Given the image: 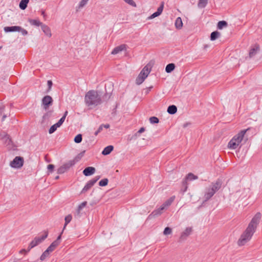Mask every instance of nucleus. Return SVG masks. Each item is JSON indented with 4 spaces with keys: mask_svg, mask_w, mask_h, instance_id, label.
I'll return each instance as SVG.
<instances>
[{
    "mask_svg": "<svg viewBox=\"0 0 262 262\" xmlns=\"http://www.w3.org/2000/svg\"><path fill=\"white\" fill-rule=\"evenodd\" d=\"M208 0H199L198 6L199 8H205L208 4Z\"/></svg>",
    "mask_w": 262,
    "mask_h": 262,
    "instance_id": "28",
    "label": "nucleus"
},
{
    "mask_svg": "<svg viewBox=\"0 0 262 262\" xmlns=\"http://www.w3.org/2000/svg\"><path fill=\"white\" fill-rule=\"evenodd\" d=\"M150 72V69L147 66L144 67L136 80V83L138 85L141 84L148 76Z\"/></svg>",
    "mask_w": 262,
    "mask_h": 262,
    "instance_id": "5",
    "label": "nucleus"
},
{
    "mask_svg": "<svg viewBox=\"0 0 262 262\" xmlns=\"http://www.w3.org/2000/svg\"><path fill=\"white\" fill-rule=\"evenodd\" d=\"M177 111V108L174 105L169 106L167 108V112L169 114H171V115L174 114L175 113H176Z\"/></svg>",
    "mask_w": 262,
    "mask_h": 262,
    "instance_id": "24",
    "label": "nucleus"
},
{
    "mask_svg": "<svg viewBox=\"0 0 262 262\" xmlns=\"http://www.w3.org/2000/svg\"><path fill=\"white\" fill-rule=\"evenodd\" d=\"M82 139V135L81 134H78L75 137L74 141L77 143H79L81 142Z\"/></svg>",
    "mask_w": 262,
    "mask_h": 262,
    "instance_id": "38",
    "label": "nucleus"
},
{
    "mask_svg": "<svg viewBox=\"0 0 262 262\" xmlns=\"http://www.w3.org/2000/svg\"><path fill=\"white\" fill-rule=\"evenodd\" d=\"M58 176L56 177V179H58Z\"/></svg>",
    "mask_w": 262,
    "mask_h": 262,
    "instance_id": "56",
    "label": "nucleus"
},
{
    "mask_svg": "<svg viewBox=\"0 0 262 262\" xmlns=\"http://www.w3.org/2000/svg\"><path fill=\"white\" fill-rule=\"evenodd\" d=\"M88 1V0H81L78 5V8L81 9L84 7L87 4Z\"/></svg>",
    "mask_w": 262,
    "mask_h": 262,
    "instance_id": "37",
    "label": "nucleus"
},
{
    "mask_svg": "<svg viewBox=\"0 0 262 262\" xmlns=\"http://www.w3.org/2000/svg\"><path fill=\"white\" fill-rule=\"evenodd\" d=\"M57 242H53L49 246L47 250L42 253L40 256V259L43 260L46 257H48L50 254L58 246Z\"/></svg>",
    "mask_w": 262,
    "mask_h": 262,
    "instance_id": "7",
    "label": "nucleus"
},
{
    "mask_svg": "<svg viewBox=\"0 0 262 262\" xmlns=\"http://www.w3.org/2000/svg\"><path fill=\"white\" fill-rule=\"evenodd\" d=\"M223 182L222 179H218L216 180L215 183H214V185L215 186L216 189H220L222 186Z\"/></svg>",
    "mask_w": 262,
    "mask_h": 262,
    "instance_id": "33",
    "label": "nucleus"
},
{
    "mask_svg": "<svg viewBox=\"0 0 262 262\" xmlns=\"http://www.w3.org/2000/svg\"><path fill=\"white\" fill-rule=\"evenodd\" d=\"M41 27V29L42 31L44 32V33L49 37H51L52 33L51 32L50 28L46 25H42Z\"/></svg>",
    "mask_w": 262,
    "mask_h": 262,
    "instance_id": "19",
    "label": "nucleus"
},
{
    "mask_svg": "<svg viewBox=\"0 0 262 262\" xmlns=\"http://www.w3.org/2000/svg\"><path fill=\"white\" fill-rule=\"evenodd\" d=\"M227 23L225 21H220L217 24V28L219 29H222L223 27H226Z\"/></svg>",
    "mask_w": 262,
    "mask_h": 262,
    "instance_id": "34",
    "label": "nucleus"
},
{
    "mask_svg": "<svg viewBox=\"0 0 262 262\" xmlns=\"http://www.w3.org/2000/svg\"><path fill=\"white\" fill-rule=\"evenodd\" d=\"M6 115H4L2 118V121H4L5 119L6 118Z\"/></svg>",
    "mask_w": 262,
    "mask_h": 262,
    "instance_id": "54",
    "label": "nucleus"
},
{
    "mask_svg": "<svg viewBox=\"0 0 262 262\" xmlns=\"http://www.w3.org/2000/svg\"><path fill=\"white\" fill-rule=\"evenodd\" d=\"M103 127L108 128L110 127V125L108 124H103Z\"/></svg>",
    "mask_w": 262,
    "mask_h": 262,
    "instance_id": "51",
    "label": "nucleus"
},
{
    "mask_svg": "<svg viewBox=\"0 0 262 262\" xmlns=\"http://www.w3.org/2000/svg\"><path fill=\"white\" fill-rule=\"evenodd\" d=\"M125 49V45H121L115 48L112 51V54L115 55L119 53L120 52Z\"/></svg>",
    "mask_w": 262,
    "mask_h": 262,
    "instance_id": "20",
    "label": "nucleus"
},
{
    "mask_svg": "<svg viewBox=\"0 0 262 262\" xmlns=\"http://www.w3.org/2000/svg\"><path fill=\"white\" fill-rule=\"evenodd\" d=\"M175 68V65L174 63L168 64L165 68V71L167 73H169L171 72Z\"/></svg>",
    "mask_w": 262,
    "mask_h": 262,
    "instance_id": "27",
    "label": "nucleus"
},
{
    "mask_svg": "<svg viewBox=\"0 0 262 262\" xmlns=\"http://www.w3.org/2000/svg\"><path fill=\"white\" fill-rule=\"evenodd\" d=\"M59 127V125L57 123L52 125L49 130V134L53 133Z\"/></svg>",
    "mask_w": 262,
    "mask_h": 262,
    "instance_id": "32",
    "label": "nucleus"
},
{
    "mask_svg": "<svg viewBox=\"0 0 262 262\" xmlns=\"http://www.w3.org/2000/svg\"><path fill=\"white\" fill-rule=\"evenodd\" d=\"M41 103L43 108L47 110L52 104L53 99L50 96L47 95L43 97Z\"/></svg>",
    "mask_w": 262,
    "mask_h": 262,
    "instance_id": "12",
    "label": "nucleus"
},
{
    "mask_svg": "<svg viewBox=\"0 0 262 262\" xmlns=\"http://www.w3.org/2000/svg\"><path fill=\"white\" fill-rule=\"evenodd\" d=\"M54 168V166L53 164H49L48 166V169L51 172H52L53 171Z\"/></svg>",
    "mask_w": 262,
    "mask_h": 262,
    "instance_id": "45",
    "label": "nucleus"
},
{
    "mask_svg": "<svg viewBox=\"0 0 262 262\" xmlns=\"http://www.w3.org/2000/svg\"><path fill=\"white\" fill-rule=\"evenodd\" d=\"M48 232L45 231L42 235L35 237L30 242L28 247L29 250L41 243L48 237Z\"/></svg>",
    "mask_w": 262,
    "mask_h": 262,
    "instance_id": "4",
    "label": "nucleus"
},
{
    "mask_svg": "<svg viewBox=\"0 0 262 262\" xmlns=\"http://www.w3.org/2000/svg\"><path fill=\"white\" fill-rule=\"evenodd\" d=\"M23 158L20 157H16L10 163V166L13 168H20L23 165Z\"/></svg>",
    "mask_w": 262,
    "mask_h": 262,
    "instance_id": "11",
    "label": "nucleus"
},
{
    "mask_svg": "<svg viewBox=\"0 0 262 262\" xmlns=\"http://www.w3.org/2000/svg\"><path fill=\"white\" fill-rule=\"evenodd\" d=\"M0 139L2 143L6 146H9L11 144L12 141L9 136L5 133L0 134Z\"/></svg>",
    "mask_w": 262,
    "mask_h": 262,
    "instance_id": "13",
    "label": "nucleus"
},
{
    "mask_svg": "<svg viewBox=\"0 0 262 262\" xmlns=\"http://www.w3.org/2000/svg\"><path fill=\"white\" fill-rule=\"evenodd\" d=\"M29 2V0H21L19 5V8L22 10H25L27 8Z\"/></svg>",
    "mask_w": 262,
    "mask_h": 262,
    "instance_id": "25",
    "label": "nucleus"
},
{
    "mask_svg": "<svg viewBox=\"0 0 262 262\" xmlns=\"http://www.w3.org/2000/svg\"><path fill=\"white\" fill-rule=\"evenodd\" d=\"M152 88V86H150V87H148L146 89V94H148L150 91V90H151V89Z\"/></svg>",
    "mask_w": 262,
    "mask_h": 262,
    "instance_id": "47",
    "label": "nucleus"
},
{
    "mask_svg": "<svg viewBox=\"0 0 262 262\" xmlns=\"http://www.w3.org/2000/svg\"><path fill=\"white\" fill-rule=\"evenodd\" d=\"M103 124H101L98 128V132H99L100 133L102 130L103 129Z\"/></svg>",
    "mask_w": 262,
    "mask_h": 262,
    "instance_id": "48",
    "label": "nucleus"
},
{
    "mask_svg": "<svg viewBox=\"0 0 262 262\" xmlns=\"http://www.w3.org/2000/svg\"><path fill=\"white\" fill-rule=\"evenodd\" d=\"M41 15H43L44 17L45 16V11H42Z\"/></svg>",
    "mask_w": 262,
    "mask_h": 262,
    "instance_id": "52",
    "label": "nucleus"
},
{
    "mask_svg": "<svg viewBox=\"0 0 262 262\" xmlns=\"http://www.w3.org/2000/svg\"><path fill=\"white\" fill-rule=\"evenodd\" d=\"M214 183H212L210 186L206 189V195L207 196H212L215 192L219 189H215Z\"/></svg>",
    "mask_w": 262,
    "mask_h": 262,
    "instance_id": "14",
    "label": "nucleus"
},
{
    "mask_svg": "<svg viewBox=\"0 0 262 262\" xmlns=\"http://www.w3.org/2000/svg\"><path fill=\"white\" fill-rule=\"evenodd\" d=\"M249 128L241 130L238 134L234 135L228 143L227 147L230 149H235L238 148L243 140L244 137Z\"/></svg>",
    "mask_w": 262,
    "mask_h": 262,
    "instance_id": "2",
    "label": "nucleus"
},
{
    "mask_svg": "<svg viewBox=\"0 0 262 262\" xmlns=\"http://www.w3.org/2000/svg\"><path fill=\"white\" fill-rule=\"evenodd\" d=\"M66 227V226H65V225H64V227H63V230H62V231H63V230L65 229Z\"/></svg>",
    "mask_w": 262,
    "mask_h": 262,
    "instance_id": "55",
    "label": "nucleus"
},
{
    "mask_svg": "<svg viewBox=\"0 0 262 262\" xmlns=\"http://www.w3.org/2000/svg\"><path fill=\"white\" fill-rule=\"evenodd\" d=\"M47 83H48V87H49V89H50L52 86V81L51 80H48V82H47Z\"/></svg>",
    "mask_w": 262,
    "mask_h": 262,
    "instance_id": "46",
    "label": "nucleus"
},
{
    "mask_svg": "<svg viewBox=\"0 0 262 262\" xmlns=\"http://www.w3.org/2000/svg\"><path fill=\"white\" fill-rule=\"evenodd\" d=\"M95 172V168L93 167H88L85 168L83 171V173L85 176H90L93 174Z\"/></svg>",
    "mask_w": 262,
    "mask_h": 262,
    "instance_id": "18",
    "label": "nucleus"
},
{
    "mask_svg": "<svg viewBox=\"0 0 262 262\" xmlns=\"http://www.w3.org/2000/svg\"><path fill=\"white\" fill-rule=\"evenodd\" d=\"M259 51V46L258 45H254L250 50L249 55L250 58L254 57Z\"/></svg>",
    "mask_w": 262,
    "mask_h": 262,
    "instance_id": "17",
    "label": "nucleus"
},
{
    "mask_svg": "<svg viewBox=\"0 0 262 262\" xmlns=\"http://www.w3.org/2000/svg\"><path fill=\"white\" fill-rule=\"evenodd\" d=\"M62 233H63V231H62V232L60 233V234L57 237V239L54 241V242H57L58 243V245L60 244L61 235Z\"/></svg>",
    "mask_w": 262,
    "mask_h": 262,
    "instance_id": "44",
    "label": "nucleus"
},
{
    "mask_svg": "<svg viewBox=\"0 0 262 262\" xmlns=\"http://www.w3.org/2000/svg\"><path fill=\"white\" fill-rule=\"evenodd\" d=\"M28 21L31 25L35 26H41V25H42V23L38 19H29Z\"/></svg>",
    "mask_w": 262,
    "mask_h": 262,
    "instance_id": "26",
    "label": "nucleus"
},
{
    "mask_svg": "<svg viewBox=\"0 0 262 262\" xmlns=\"http://www.w3.org/2000/svg\"><path fill=\"white\" fill-rule=\"evenodd\" d=\"M172 233V229L169 227H166L163 231V234L164 235H168L171 234Z\"/></svg>",
    "mask_w": 262,
    "mask_h": 262,
    "instance_id": "36",
    "label": "nucleus"
},
{
    "mask_svg": "<svg viewBox=\"0 0 262 262\" xmlns=\"http://www.w3.org/2000/svg\"><path fill=\"white\" fill-rule=\"evenodd\" d=\"M164 5V2H162L160 7L158 8L157 11L149 16L148 19H151L159 16L163 12Z\"/></svg>",
    "mask_w": 262,
    "mask_h": 262,
    "instance_id": "15",
    "label": "nucleus"
},
{
    "mask_svg": "<svg viewBox=\"0 0 262 262\" xmlns=\"http://www.w3.org/2000/svg\"><path fill=\"white\" fill-rule=\"evenodd\" d=\"M114 147L112 145H109L104 148L102 152V154L103 155H107L110 154L111 151L113 150Z\"/></svg>",
    "mask_w": 262,
    "mask_h": 262,
    "instance_id": "23",
    "label": "nucleus"
},
{
    "mask_svg": "<svg viewBox=\"0 0 262 262\" xmlns=\"http://www.w3.org/2000/svg\"><path fill=\"white\" fill-rule=\"evenodd\" d=\"M84 102L88 106H97L100 104L101 99L96 91L90 90L85 95Z\"/></svg>",
    "mask_w": 262,
    "mask_h": 262,
    "instance_id": "1",
    "label": "nucleus"
},
{
    "mask_svg": "<svg viewBox=\"0 0 262 262\" xmlns=\"http://www.w3.org/2000/svg\"><path fill=\"white\" fill-rule=\"evenodd\" d=\"M18 32H20L21 34L24 36L27 35L28 34V31L25 29L19 27V29H18Z\"/></svg>",
    "mask_w": 262,
    "mask_h": 262,
    "instance_id": "42",
    "label": "nucleus"
},
{
    "mask_svg": "<svg viewBox=\"0 0 262 262\" xmlns=\"http://www.w3.org/2000/svg\"><path fill=\"white\" fill-rule=\"evenodd\" d=\"M198 177L194 175L192 173H189L186 177H185V179L182 182V186L184 188V190H182V191L184 192L186 191L187 189V181H192L194 180L198 179Z\"/></svg>",
    "mask_w": 262,
    "mask_h": 262,
    "instance_id": "10",
    "label": "nucleus"
},
{
    "mask_svg": "<svg viewBox=\"0 0 262 262\" xmlns=\"http://www.w3.org/2000/svg\"><path fill=\"white\" fill-rule=\"evenodd\" d=\"M76 161L75 160H70L67 163H64L57 169V173L62 174L67 171L71 167L74 165Z\"/></svg>",
    "mask_w": 262,
    "mask_h": 262,
    "instance_id": "8",
    "label": "nucleus"
},
{
    "mask_svg": "<svg viewBox=\"0 0 262 262\" xmlns=\"http://www.w3.org/2000/svg\"><path fill=\"white\" fill-rule=\"evenodd\" d=\"M173 202V199L170 198L168 199L164 204H163L159 209L155 210L152 213V215L154 217H157L160 215H161L163 211L166 209L169 206L171 205L172 202Z\"/></svg>",
    "mask_w": 262,
    "mask_h": 262,
    "instance_id": "6",
    "label": "nucleus"
},
{
    "mask_svg": "<svg viewBox=\"0 0 262 262\" xmlns=\"http://www.w3.org/2000/svg\"><path fill=\"white\" fill-rule=\"evenodd\" d=\"M99 179V178L97 179H93L91 180H90L88 183L86 184V185L84 186V188H83L82 190V192L86 191L89 189H90L94 185V184L97 182V181Z\"/></svg>",
    "mask_w": 262,
    "mask_h": 262,
    "instance_id": "16",
    "label": "nucleus"
},
{
    "mask_svg": "<svg viewBox=\"0 0 262 262\" xmlns=\"http://www.w3.org/2000/svg\"><path fill=\"white\" fill-rule=\"evenodd\" d=\"M87 202H83L81 203L79 206H78V209L79 210H80L82 209L84 207H85L86 205Z\"/></svg>",
    "mask_w": 262,
    "mask_h": 262,
    "instance_id": "43",
    "label": "nucleus"
},
{
    "mask_svg": "<svg viewBox=\"0 0 262 262\" xmlns=\"http://www.w3.org/2000/svg\"><path fill=\"white\" fill-rule=\"evenodd\" d=\"M100 132H98V130H97L95 133V136H97Z\"/></svg>",
    "mask_w": 262,
    "mask_h": 262,
    "instance_id": "53",
    "label": "nucleus"
},
{
    "mask_svg": "<svg viewBox=\"0 0 262 262\" xmlns=\"http://www.w3.org/2000/svg\"><path fill=\"white\" fill-rule=\"evenodd\" d=\"M175 27L178 29H181L183 27V22L180 17L177 18L175 21Z\"/></svg>",
    "mask_w": 262,
    "mask_h": 262,
    "instance_id": "22",
    "label": "nucleus"
},
{
    "mask_svg": "<svg viewBox=\"0 0 262 262\" xmlns=\"http://www.w3.org/2000/svg\"><path fill=\"white\" fill-rule=\"evenodd\" d=\"M125 3L129 4V5L135 7H136V4L135 2L133 0H124Z\"/></svg>",
    "mask_w": 262,
    "mask_h": 262,
    "instance_id": "41",
    "label": "nucleus"
},
{
    "mask_svg": "<svg viewBox=\"0 0 262 262\" xmlns=\"http://www.w3.org/2000/svg\"><path fill=\"white\" fill-rule=\"evenodd\" d=\"M68 114V111H66L64 113L63 116L60 119V120L57 122V123L60 126L65 120V119Z\"/></svg>",
    "mask_w": 262,
    "mask_h": 262,
    "instance_id": "31",
    "label": "nucleus"
},
{
    "mask_svg": "<svg viewBox=\"0 0 262 262\" xmlns=\"http://www.w3.org/2000/svg\"><path fill=\"white\" fill-rule=\"evenodd\" d=\"M19 29V26H11V27H5L4 28V31L5 32H16L18 31V29Z\"/></svg>",
    "mask_w": 262,
    "mask_h": 262,
    "instance_id": "21",
    "label": "nucleus"
},
{
    "mask_svg": "<svg viewBox=\"0 0 262 262\" xmlns=\"http://www.w3.org/2000/svg\"><path fill=\"white\" fill-rule=\"evenodd\" d=\"M192 231L191 227H187L183 231L182 235L184 236H188Z\"/></svg>",
    "mask_w": 262,
    "mask_h": 262,
    "instance_id": "30",
    "label": "nucleus"
},
{
    "mask_svg": "<svg viewBox=\"0 0 262 262\" xmlns=\"http://www.w3.org/2000/svg\"><path fill=\"white\" fill-rule=\"evenodd\" d=\"M252 235L244 231L241 235L238 241V245L239 246H242L246 245L248 242L250 241Z\"/></svg>",
    "mask_w": 262,
    "mask_h": 262,
    "instance_id": "9",
    "label": "nucleus"
},
{
    "mask_svg": "<svg viewBox=\"0 0 262 262\" xmlns=\"http://www.w3.org/2000/svg\"><path fill=\"white\" fill-rule=\"evenodd\" d=\"M149 121L151 123H158L159 122V119L156 117H151L149 118Z\"/></svg>",
    "mask_w": 262,
    "mask_h": 262,
    "instance_id": "40",
    "label": "nucleus"
},
{
    "mask_svg": "<svg viewBox=\"0 0 262 262\" xmlns=\"http://www.w3.org/2000/svg\"><path fill=\"white\" fill-rule=\"evenodd\" d=\"M72 216L71 215L69 214L68 215L65 217L64 220H65V226H67V225L71 222L72 220Z\"/></svg>",
    "mask_w": 262,
    "mask_h": 262,
    "instance_id": "39",
    "label": "nucleus"
},
{
    "mask_svg": "<svg viewBox=\"0 0 262 262\" xmlns=\"http://www.w3.org/2000/svg\"><path fill=\"white\" fill-rule=\"evenodd\" d=\"M145 130V129L144 127H141L138 132V133L141 134L143 132H144Z\"/></svg>",
    "mask_w": 262,
    "mask_h": 262,
    "instance_id": "49",
    "label": "nucleus"
},
{
    "mask_svg": "<svg viewBox=\"0 0 262 262\" xmlns=\"http://www.w3.org/2000/svg\"><path fill=\"white\" fill-rule=\"evenodd\" d=\"M29 251V250L28 251L25 250V249H23L21 250L20 251V253H24V254H26L28 252V251Z\"/></svg>",
    "mask_w": 262,
    "mask_h": 262,
    "instance_id": "50",
    "label": "nucleus"
},
{
    "mask_svg": "<svg viewBox=\"0 0 262 262\" xmlns=\"http://www.w3.org/2000/svg\"><path fill=\"white\" fill-rule=\"evenodd\" d=\"M220 33L217 31H214L211 33L210 39L211 40H214L219 37Z\"/></svg>",
    "mask_w": 262,
    "mask_h": 262,
    "instance_id": "29",
    "label": "nucleus"
},
{
    "mask_svg": "<svg viewBox=\"0 0 262 262\" xmlns=\"http://www.w3.org/2000/svg\"><path fill=\"white\" fill-rule=\"evenodd\" d=\"M261 217V214L260 212L256 213L252 217L245 231L253 236L260 222Z\"/></svg>",
    "mask_w": 262,
    "mask_h": 262,
    "instance_id": "3",
    "label": "nucleus"
},
{
    "mask_svg": "<svg viewBox=\"0 0 262 262\" xmlns=\"http://www.w3.org/2000/svg\"><path fill=\"white\" fill-rule=\"evenodd\" d=\"M108 182L107 179H103L99 181V185L100 186H105L107 185Z\"/></svg>",
    "mask_w": 262,
    "mask_h": 262,
    "instance_id": "35",
    "label": "nucleus"
}]
</instances>
